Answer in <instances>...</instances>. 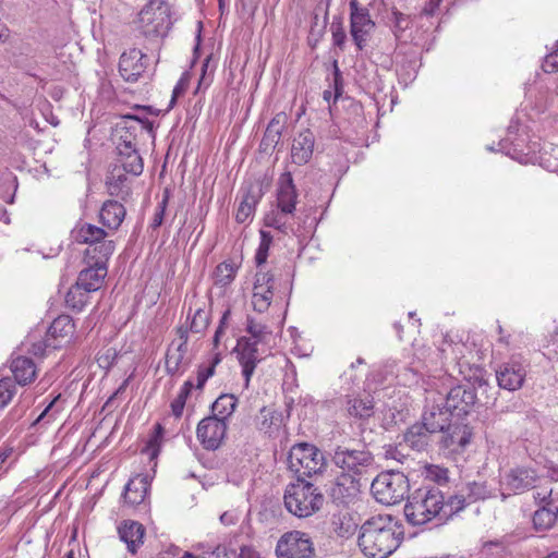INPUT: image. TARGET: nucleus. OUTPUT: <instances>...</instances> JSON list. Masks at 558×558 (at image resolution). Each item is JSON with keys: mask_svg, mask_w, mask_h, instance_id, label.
Wrapping results in <instances>:
<instances>
[{"mask_svg": "<svg viewBox=\"0 0 558 558\" xmlns=\"http://www.w3.org/2000/svg\"><path fill=\"white\" fill-rule=\"evenodd\" d=\"M73 234L76 242L88 244V247L85 252V258L98 257V245H102L104 243H111L112 245H114V242L112 240L105 239L108 234L107 231L92 223L85 222L77 226L74 229Z\"/></svg>", "mask_w": 558, "mask_h": 558, "instance_id": "15", "label": "nucleus"}, {"mask_svg": "<svg viewBox=\"0 0 558 558\" xmlns=\"http://www.w3.org/2000/svg\"><path fill=\"white\" fill-rule=\"evenodd\" d=\"M258 344L257 341H252V339L246 338H241L238 341L236 350L239 362L242 366L245 388L250 385L256 365L264 359L263 353L259 352Z\"/></svg>", "mask_w": 558, "mask_h": 558, "instance_id": "16", "label": "nucleus"}, {"mask_svg": "<svg viewBox=\"0 0 558 558\" xmlns=\"http://www.w3.org/2000/svg\"><path fill=\"white\" fill-rule=\"evenodd\" d=\"M163 432V428L160 424H157L155 426V434L151 436V438L148 441L147 450L151 449V457L157 454V447L159 446V438L161 437Z\"/></svg>", "mask_w": 558, "mask_h": 558, "instance_id": "61", "label": "nucleus"}, {"mask_svg": "<svg viewBox=\"0 0 558 558\" xmlns=\"http://www.w3.org/2000/svg\"><path fill=\"white\" fill-rule=\"evenodd\" d=\"M441 445L450 452H460L469 444L472 437V429L466 424H448L442 432Z\"/></svg>", "mask_w": 558, "mask_h": 558, "instance_id": "19", "label": "nucleus"}, {"mask_svg": "<svg viewBox=\"0 0 558 558\" xmlns=\"http://www.w3.org/2000/svg\"><path fill=\"white\" fill-rule=\"evenodd\" d=\"M150 482L146 474H136L126 483L123 493V501L129 507L142 505L148 495Z\"/></svg>", "mask_w": 558, "mask_h": 558, "instance_id": "21", "label": "nucleus"}, {"mask_svg": "<svg viewBox=\"0 0 558 558\" xmlns=\"http://www.w3.org/2000/svg\"><path fill=\"white\" fill-rule=\"evenodd\" d=\"M282 122H283V116L277 114L271 119L269 124L267 125V129L265 131V134L263 136L260 146L266 151L268 149H272L277 146V144L280 142L281 138V132H282Z\"/></svg>", "mask_w": 558, "mask_h": 558, "instance_id": "36", "label": "nucleus"}, {"mask_svg": "<svg viewBox=\"0 0 558 558\" xmlns=\"http://www.w3.org/2000/svg\"><path fill=\"white\" fill-rule=\"evenodd\" d=\"M255 425L260 433L275 437L283 425L282 413L272 408L264 407L255 417Z\"/></svg>", "mask_w": 558, "mask_h": 558, "instance_id": "27", "label": "nucleus"}, {"mask_svg": "<svg viewBox=\"0 0 558 558\" xmlns=\"http://www.w3.org/2000/svg\"><path fill=\"white\" fill-rule=\"evenodd\" d=\"M533 498L538 508L544 510L554 509L553 512L558 513V492H555L553 487L538 486L533 494Z\"/></svg>", "mask_w": 558, "mask_h": 558, "instance_id": "39", "label": "nucleus"}, {"mask_svg": "<svg viewBox=\"0 0 558 558\" xmlns=\"http://www.w3.org/2000/svg\"><path fill=\"white\" fill-rule=\"evenodd\" d=\"M276 555L278 558H314L315 548L306 533L291 531L279 538Z\"/></svg>", "mask_w": 558, "mask_h": 558, "instance_id": "12", "label": "nucleus"}, {"mask_svg": "<svg viewBox=\"0 0 558 558\" xmlns=\"http://www.w3.org/2000/svg\"><path fill=\"white\" fill-rule=\"evenodd\" d=\"M543 69L545 72L558 71V41L556 50L546 56Z\"/></svg>", "mask_w": 558, "mask_h": 558, "instance_id": "60", "label": "nucleus"}, {"mask_svg": "<svg viewBox=\"0 0 558 558\" xmlns=\"http://www.w3.org/2000/svg\"><path fill=\"white\" fill-rule=\"evenodd\" d=\"M118 167L122 169V171L130 173L132 175H140L144 169V161L138 150H132L129 154L126 151L118 153Z\"/></svg>", "mask_w": 558, "mask_h": 558, "instance_id": "35", "label": "nucleus"}, {"mask_svg": "<svg viewBox=\"0 0 558 558\" xmlns=\"http://www.w3.org/2000/svg\"><path fill=\"white\" fill-rule=\"evenodd\" d=\"M274 287V275L268 271H257L254 288Z\"/></svg>", "mask_w": 558, "mask_h": 558, "instance_id": "59", "label": "nucleus"}, {"mask_svg": "<svg viewBox=\"0 0 558 558\" xmlns=\"http://www.w3.org/2000/svg\"><path fill=\"white\" fill-rule=\"evenodd\" d=\"M332 526L339 537L349 538L355 533L357 523L350 513L344 512L333 517Z\"/></svg>", "mask_w": 558, "mask_h": 558, "instance_id": "40", "label": "nucleus"}, {"mask_svg": "<svg viewBox=\"0 0 558 558\" xmlns=\"http://www.w3.org/2000/svg\"><path fill=\"white\" fill-rule=\"evenodd\" d=\"M125 173L120 167L114 166L106 181L108 193L123 202H126L131 196V186Z\"/></svg>", "mask_w": 558, "mask_h": 558, "instance_id": "28", "label": "nucleus"}, {"mask_svg": "<svg viewBox=\"0 0 558 558\" xmlns=\"http://www.w3.org/2000/svg\"><path fill=\"white\" fill-rule=\"evenodd\" d=\"M11 371L17 384L26 385L35 376V364L29 357L17 356L11 363Z\"/></svg>", "mask_w": 558, "mask_h": 558, "instance_id": "33", "label": "nucleus"}, {"mask_svg": "<svg viewBox=\"0 0 558 558\" xmlns=\"http://www.w3.org/2000/svg\"><path fill=\"white\" fill-rule=\"evenodd\" d=\"M187 347L172 341L166 352V372L171 376L182 375L191 363Z\"/></svg>", "mask_w": 558, "mask_h": 558, "instance_id": "22", "label": "nucleus"}, {"mask_svg": "<svg viewBox=\"0 0 558 558\" xmlns=\"http://www.w3.org/2000/svg\"><path fill=\"white\" fill-rule=\"evenodd\" d=\"M166 204H167V199H163L159 204L157 211L154 215L153 222H151V227L154 229H156L162 225L163 215H165V210H166Z\"/></svg>", "mask_w": 558, "mask_h": 558, "instance_id": "62", "label": "nucleus"}, {"mask_svg": "<svg viewBox=\"0 0 558 558\" xmlns=\"http://www.w3.org/2000/svg\"><path fill=\"white\" fill-rule=\"evenodd\" d=\"M41 405H44L45 408H44L43 412L40 413V415L37 416V418H36L37 424L45 417H48L49 420L52 418L57 413H59L63 409L62 401H61V395L58 393L50 401H48V399L45 398L41 401Z\"/></svg>", "mask_w": 558, "mask_h": 558, "instance_id": "48", "label": "nucleus"}, {"mask_svg": "<svg viewBox=\"0 0 558 558\" xmlns=\"http://www.w3.org/2000/svg\"><path fill=\"white\" fill-rule=\"evenodd\" d=\"M144 133L149 134L153 138L155 137L153 121L137 116H125L123 118V125L117 129V135L119 136L117 144L118 153L126 151L129 154L132 150H136L137 137Z\"/></svg>", "mask_w": 558, "mask_h": 558, "instance_id": "11", "label": "nucleus"}, {"mask_svg": "<svg viewBox=\"0 0 558 558\" xmlns=\"http://www.w3.org/2000/svg\"><path fill=\"white\" fill-rule=\"evenodd\" d=\"M330 29H331L333 45L336 47H338L339 49L343 50L345 41H347V33L343 28L342 23L333 22L331 24Z\"/></svg>", "mask_w": 558, "mask_h": 558, "instance_id": "56", "label": "nucleus"}, {"mask_svg": "<svg viewBox=\"0 0 558 558\" xmlns=\"http://www.w3.org/2000/svg\"><path fill=\"white\" fill-rule=\"evenodd\" d=\"M238 558H260L259 553H257L251 546H242L240 548V553H238Z\"/></svg>", "mask_w": 558, "mask_h": 558, "instance_id": "64", "label": "nucleus"}, {"mask_svg": "<svg viewBox=\"0 0 558 558\" xmlns=\"http://www.w3.org/2000/svg\"><path fill=\"white\" fill-rule=\"evenodd\" d=\"M75 332V324L70 315H59L50 324L40 344L37 343V357L48 356L62 347Z\"/></svg>", "mask_w": 558, "mask_h": 558, "instance_id": "10", "label": "nucleus"}, {"mask_svg": "<svg viewBox=\"0 0 558 558\" xmlns=\"http://www.w3.org/2000/svg\"><path fill=\"white\" fill-rule=\"evenodd\" d=\"M422 474L425 480H428L438 486L445 485L449 482V470L437 464H426Z\"/></svg>", "mask_w": 558, "mask_h": 558, "instance_id": "45", "label": "nucleus"}, {"mask_svg": "<svg viewBox=\"0 0 558 558\" xmlns=\"http://www.w3.org/2000/svg\"><path fill=\"white\" fill-rule=\"evenodd\" d=\"M227 429V422L216 416H207L198 423L196 436L204 449L215 451L223 444Z\"/></svg>", "mask_w": 558, "mask_h": 558, "instance_id": "14", "label": "nucleus"}, {"mask_svg": "<svg viewBox=\"0 0 558 558\" xmlns=\"http://www.w3.org/2000/svg\"><path fill=\"white\" fill-rule=\"evenodd\" d=\"M315 136L312 131L303 130L293 140L291 148L292 161L296 165L307 163L314 150Z\"/></svg>", "mask_w": 558, "mask_h": 558, "instance_id": "25", "label": "nucleus"}, {"mask_svg": "<svg viewBox=\"0 0 558 558\" xmlns=\"http://www.w3.org/2000/svg\"><path fill=\"white\" fill-rule=\"evenodd\" d=\"M98 247L99 256L86 258L88 266L80 271L76 279V282L83 286V290L92 293L102 287L108 272L107 262L116 250V245L111 243H104Z\"/></svg>", "mask_w": 558, "mask_h": 558, "instance_id": "7", "label": "nucleus"}, {"mask_svg": "<svg viewBox=\"0 0 558 558\" xmlns=\"http://www.w3.org/2000/svg\"><path fill=\"white\" fill-rule=\"evenodd\" d=\"M554 509L544 510L538 508L533 515V524L537 531H547L551 529L558 520V513Z\"/></svg>", "mask_w": 558, "mask_h": 558, "instance_id": "44", "label": "nucleus"}, {"mask_svg": "<svg viewBox=\"0 0 558 558\" xmlns=\"http://www.w3.org/2000/svg\"><path fill=\"white\" fill-rule=\"evenodd\" d=\"M220 353H215L208 364H202L197 368L196 388L203 389L206 381L215 374L216 366L220 363Z\"/></svg>", "mask_w": 558, "mask_h": 558, "instance_id": "46", "label": "nucleus"}, {"mask_svg": "<svg viewBox=\"0 0 558 558\" xmlns=\"http://www.w3.org/2000/svg\"><path fill=\"white\" fill-rule=\"evenodd\" d=\"M333 66H335V70H333V77H332V90L326 89L323 92V98L327 102H330L331 99H333V101H336L342 95V90H343L342 76H341L340 70L337 65V62H335Z\"/></svg>", "mask_w": 558, "mask_h": 558, "instance_id": "50", "label": "nucleus"}, {"mask_svg": "<svg viewBox=\"0 0 558 558\" xmlns=\"http://www.w3.org/2000/svg\"><path fill=\"white\" fill-rule=\"evenodd\" d=\"M475 401L476 395L471 387L456 386L447 393L446 408L450 413L451 410H458L459 413H468Z\"/></svg>", "mask_w": 558, "mask_h": 558, "instance_id": "24", "label": "nucleus"}, {"mask_svg": "<svg viewBox=\"0 0 558 558\" xmlns=\"http://www.w3.org/2000/svg\"><path fill=\"white\" fill-rule=\"evenodd\" d=\"M293 213H283L280 209L272 210L265 217V225L267 227L275 228L280 232L288 234L290 232L295 233L293 225L290 222V218Z\"/></svg>", "mask_w": 558, "mask_h": 558, "instance_id": "37", "label": "nucleus"}, {"mask_svg": "<svg viewBox=\"0 0 558 558\" xmlns=\"http://www.w3.org/2000/svg\"><path fill=\"white\" fill-rule=\"evenodd\" d=\"M538 476L534 469L515 466L500 476V496L505 501L509 496L520 495L530 489H537Z\"/></svg>", "mask_w": 558, "mask_h": 558, "instance_id": "9", "label": "nucleus"}, {"mask_svg": "<svg viewBox=\"0 0 558 558\" xmlns=\"http://www.w3.org/2000/svg\"><path fill=\"white\" fill-rule=\"evenodd\" d=\"M146 70V56L137 48L124 51L119 60V73L125 82L134 83Z\"/></svg>", "mask_w": 558, "mask_h": 558, "instance_id": "17", "label": "nucleus"}, {"mask_svg": "<svg viewBox=\"0 0 558 558\" xmlns=\"http://www.w3.org/2000/svg\"><path fill=\"white\" fill-rule=\"evenodd\" d=\"M298 192L291 172H283L278 180L277 208L283 213L295 211Z\"/></svg>", "mask_w": 558, "mask_h": 558, "instance_id": "20", "label": "nucleus"}, {"mask_svg": "<svg viewBox=\"0 0 558 558\" xmlns=\"http://www.w3.org/2000/svg\"><path fill=\"white\" fill-rule=\"evenodd\" d=\"M441 2L442 0H428L422 9L420 17H434L439 11Z\"/></svg>", "mask_w": 558, "mask_h": 558, "instance_id": "58", "label": "nucleus"}, {"mask_svg": "<svg viewBox=\"0 0 558 558\" xmlns=\"http://www.w3.org/2000/svg\"><path fill=\"white\" fill-rule=\"evenodd\" d=\"M236 268L233 264L223 262L216 267L215 282L220 286L229 284L235 277Z\"/></svg>", "mask_w": 558, "mask_h": 558, "instance_id": "47", "label": "nucleus"}, {"mask_svg": "<svg viewBox=\"0 0 558 558\" xmlns=\"http://www.w3.org/2000/svg\"><path fill=\"white\" fill-rule=\"evenodd\" d=\"M274 287L253 288V307L259 313L268 310L274 298Z\"/></svg>", "mask_w": 558, "mask_h": 558, "instance_id": "42", "label": "nucleus"}, {"mask_svg": "<svg viewBox=\"0 0 558 558\" xmlns=\"http://www.w3.org/2000/svg\"><path fill=\"white\" fill-rule=\"evenodd\" d=\"M208 326V314L202 310L197 308L192 317V322L190 325V330L195 333H201Z\"/></svg>", "mask_w": 558, "mask_h": 558, "instance_id": "53", "label": "nucleus"}, {"mask_svg": "<svg viewBox=\"0 0 558 558\" xmlns=\"http://www.w3.org/2000/svg\"><path fill=\"white\" fill-rule=\"evenodd\" d=\"M203 558H238V553L225 545H218L211 551L204 553Z\"/></svg>", "mask_w": 558, "mask_h": 558, "instance_id": "57", "label": "nucleus"}, {"mask_svg": "<svg viewBox=\"0 0 558 558\" xmlns=\"http://www.w3.org/2000/svg\"><path fill=\"white\" fill-rule=\"evenodd\" d=\"M118 351L114 348H107L101 351L97 356V363L102 369H110L116 363Z\"/></svg>", "mask_w": 558, "mask_h": 558, "instance_id": "55", "label": "nucleus"}, {"mask_svg": "<svg viewBox=\"0 0 558 558\" xmlns=\"http://www.w3.org/2000/svg\"><path fill=\"white\" fill-rule=\"evenodd\" d=\"M350 7V34L359 50H362L375 29L369 10L361 7L357 0H351Z\"/></svg>", "mask_w": 558, "mask_h": 558, "instance_id": "13", "label": "nucleus"}, {"mask_svg": "<svg viewBox=\"0 0 558 558\" xmlns=\"http://www.w3.org/2000/svg\"><path fill=\"white\" fill-rule=\"evenodd\" d=\"M451 413L448 409L439 405L427 408L422 416V424L428 428L429 433L444 432L449 424Z\"/></svg>", "mask_w": 558, "mask_h": 558, "instance_id": "31", "label": "nucleus"}, {"mask_svg": "<svg viewBox=\"0 0 558 558\" xmlns=\"http://www.w3.org/2000/svg\"><path fill=\"white\" fill-rule=\"evenodd\" d=\"M236 404L238 399L233 395H221L216 399L211 407V416H216L227 422V420L233 414Z\"/></svg>", "mask_w": 558, "mask_h": 558, "instance_id": "38", "label": "nucleus"}, {"mask_svg": "<svg viewBox=\"0 0 558 558\" xmlns=\"http://www.w3.org/2000/svg\"><path fill=\"white\" fill-rule=\"evenodd\" d=\"M125 215L126 209L124 205L114 199L106 201L99 210L100 222L108 229V231L111 232H114L120 228Z\"/></svg>", "mask_w": 558, "mask_h": 558, "instance_id": "26", "label": "nucleus"}, {"mask_svg": "<svg viewBox=\"0 0 558 558\" xmlns=\"http://www.w3.org/2000/svg\"><path fill=\"white\" fill-rule=\"evenodd\" d=\"M469 505L470 502L465 498L464 490L460 489L458 493L449 496L447 500L444 499V507L441 509L442 519L452 517Z\"/></svg>", "mask_w": 558, "mask_h": 558, "instance_id": "41", "label": "nucleus"}, {"mask_svg": "<svg viewBox=\"0 0 558 558\" xmlns=\"http://www.w3.org/2000/svg\"><path fill=\"white\" fill-rule=\"evenodd\" d=\"M410 484L402 472L387 471L378 474L372 482L371 490L375 499L383 505H396L408 495Z\"/></svg>", "mask_w": 558, "mask_h": 558, "instance_id": "6", "label": "nucleus"}, {"mask_svg": "<svg viewBox=\"0 0 558 558\" xmlns=\"http://www.w3.org/2000/svg\"><path fill=\"white\" fill-rule=\"evenodd\" d=\"M444 494L435 486L415 489L404 506V515L412 525H422L436 518L442 519Z\"/></svg>", "mask_w": 558, "mask_h": 558, "instance_id": "2", "label": "nucleus"}, {"mask_svg": "<svg viewBox=\"0 0 558 558\" xmlns=\"http://www.w3.org/2000/svg\"><path fill=\"white\" fill-rule=\"evenodd\" d=\"M288 466L296 474L298 481H305V477L322 474L327 466V461L317 447L303 442L290 449Z\"/></svg>", "mask_w": 558, "mask_h": 558, "instance_id": "4", "label": "nucleus"}, {"mask_svg": "<svg viewBox=\"0 0 558 558\" xmlns=\"http://www.w3.org/2000/svg\"><path fill=\"white\" fill-rule=\"evenodd\" d=\"M90 294L92 292L83 290V286L75 281L65 294V305L74 312H82L89 303Z\"/></svg>", "mask_w": 558, "mask_h": 558, "instance_id": "34", "label": "nucleus"}, {"mask_svg": "<svg viewBox=\"0 0 558 558\" xmlns=\"http://www.w3.org/2000/svg\"><path fill=\"white\" fill-rule=\"evenodd\" d=\"M461 489L464 490L465 498L470 505L490 497V492L484 482H470Z\"/></svg>", "mask_w": 558, "mask_h": 558, "instance_id": "43", "label": "nucleus"}, {"mask_svg": "<svg viewBox=\"0 0 558 558\" xmlns=\"http://www.w3.org/2000/svg\"><path fill=\"white\" fill-rule=\"evenodd\" d=\"M189 331L190 330V327H185V326H180L177 328L175 330V333L178 336L177 339H174L173 341H177V343H182V347H187V343H189Z\"/></svg>", "mask_w": 558, "mask_h": 558, "instance_id": "63", "label": "nucleus"}, {"mask_svg": "<svg viewBox=\"0 0 558 558\" xmlns=\"http://www.w3.org/2000/svg\"><path fill=\"white\" fill-rule=\"evenodd\" d=\"M324 500L322 492L306 481L288 485L283 496L287 510L298 518L313 515L322 508Z\"/></svg>", "mask_w": 558, "mask_h": 558, "instance_id": "3", "label": "nucleus"}, {"mask_svg": "<svg viewBox=\"0 0 558 558\" xmlns=\"http://www.w3.org/2000/svg\"><path fill=\"white\" fill-rule=\"evenodd\" d=\"M16 392L15 383L10 377L0 379V408L7 407Z\"/></svg>", "mask_w": 558, "mask_h": 558, "instance_id": "51", "label": "nucleus"}, {"mask_svg": "<svg viewBox=\"0 0 558 558\" xmlns=\"http://www.w3.org/2000/svg\"><path fill=\"white\" fill-rule=\"evenodd\" d=\"M271 242L272 235L270 234V232L260 230V242L255 255L257 266H260L266 263Z\"/></svg>", "mask_w": 558, "mask_h": 558, "instance_id": "52", "label": "nucleus"}, {"mask_svg": "<svg viewBox=\"0 0 558 558\" xmlns=\"http://www.w3.org/2000/svg\"><path fill=\"white\" fill-rule=\"evenodd\" d=\"M246 331L251 335L252 341H257V343H262L265 338L270 335L267 326L256 322L253 317H247L246 320Z\"/></svg>", "mask_w": 558, "mask_h": 558, "instance_id": "49", "label": "nucleus"}, {"mask_svg": "<svg viewBox=\"0 0 558 558\" xmlns=\"http://www.w3.org/2000/svg\"><path fill=\"white\" fill-rule=\"evenodd\" d=\"M402 538L399 521L389 514H378L361 525L357 544L366 557L387 558L400 546Z\"/></svg>", "mask_w": 558, "mask_h": 558, "instance_id": "1", "label": "nucleus"}, {"mask_svg": "<svg viewBox=\"0 0 558 558\" xmlns=\"http://www.w3.org/2000/svg\"><path fill=\"white\" fill-rule=\"evenodd\" d=\"M120 539L128 546L129 551L135 554L143 544L144 526L136 521H124L118 529Z\"/></svg>", "mask_w": 558, "mask_h": 558, "instance_id": "30", "label": "nucleus"}, {"mask_svg": "<svg viewBox=\"0 0 558 558\" xmlns=\"http://www.w3.org/2000/svg\"><path fill=\"white\" fill-rule=\"evenodd\" d=\"M344 409L350 417L367 420L374 414V402L369 397L361 398L347 395L344 398Z\"/></svg>", "mask_w": 558, "mask_h": 558, "instance_id": "29", "label": "nucleus"}, {"mask_svg": "<svg viewBox=\"0 0 558 558\" xmlns=\"http://www.w3.org/2000/svg\"><path fill=\"white\" fill-rule=\"evenodd\" d=\"M525 377V366L514 360L501 364L496 371L498 386L508 391L520 389L523 386Z\"/></svg>", "mask_w": 558, "mask_h": 558, "instance_id": "18", "label": "nucleus"}, {"mask_svg": "<svg viewBox=\"0 0 558 558\" xmlns=\"http://www.w3.org/2000/svg\"><path fill=\"white\" fill-rule=\"evenodd\" d=\"M135 24L138 32L148 39L165 36L171 26L169 5L159 0L149 1L138 12Z\"/></svg>", "mask_w": 558, "mask_h": 558, "instance_id": "5", "label": "nucleus"}, {"mask_svg": "<svg viewBox=\"0 0 558 558\" xmlns=\"http://www.w3.org/2000/svg\"><path fill=\"white\" fill-rule=\"evenodd\" d=\"M429 433L422 423L413 424L404 434V442L415 451H423L429 444Z\"/></svg>", "mask_w": 558, "mask_h": 558, "instance_id": "32", "label": "nucleus"}, {"mask_svg": "<svg viewBox=\"0 0 558 558\" xmlns=\"http://www.w3.org/2000/svg\"><path fill=\"white\" fill-rule=\"evenodd\" d=\"M241 202L235 213V220L239 223H247L253 219L256 205L262 198V191L258 186L250 185L242 190Z\"/></svg>", "mask_w": 558, "mask_h": 558, "instance_id": "23", "label": "nucleus"}, {"mask_svg": "<svg viewBox=\"0 0 558 558\" xmlns=\"http://www.w3.org/2000/svg\"><path fill=\"white\" fill-rule=\"evenodd\" d=\"M410 24L411 20L408 15L398 11L392 12V29L397 38L410 27Z\"/></svg>", "mask_w": 558, "mask_h": 558, "instance_id": "54", "label": "nucleus"}, {"mask_svg": "<svg viewBox=\"0 0 558 558\" xmlns=\"http://www.w3.org/2000/svg\"><path fill=\"white\" fill-rule=\"evenodd\" d=\"M332 462L342 470L344 476L353 482L355 476L365 473L374 463L373 454L366 450L338 446L332 454Z\"/></svg>", "mask_w": 558, "mask_h": 558, "instance_id": "8", "label": "nucleus"}]
</instances>
